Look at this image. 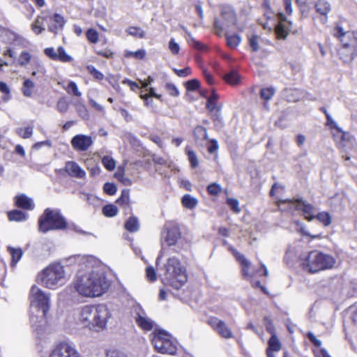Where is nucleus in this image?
<instances>
[{"mask_svg":"<svg viewBox=\"0 0 357 357\" xmlns=\"http://www.w3.org/2000/svg\"><path fill=\"white\" fill-rule=\"evenodd\" d=\"M39 231L46 233L50 230L63 229L66 222L59 211L47 208L38 220Z\"/></svg>","mask_w":357,"mask_h":357,"instance_id":"0eeeda50","label":"nucleus"},{"mask_svg":"<svg viewBox=\"0 0 357 357\" xmlns=\"http://www.w3.org/2000/svg\"><path fill=\"white\" fill-rule=\"evenodd\" d=\"M50 357H79V354L70 344L61 342L54 348Z\"/></svg>","mask_w":357,"mask_h":357,"instance_id":"9d476101","label":"nucleus"},{"mask_svg":"<svg viewBox=\"0 0 357 357\" xmlns=\"http://www.w3.org/2000/svg\"><path fill=\"white\" fill-rule=\"evenodd\" d=\"M187 41L190 46L198 50L204 51L206 49L204 44L195 39L190 33H188Z\"/></svg>","mask_w":357,"mask_h":357,"instance_id":"c9c22d12","label":"nucleus"},{"mask_svg":"<svg viewBox=\"0 0 357 357\" xmlns=\"http://www.w3.org/2000/svg\"><path fill=\"white\" fill-rule=\"evenodd\" d=\"M114 176L125 185H130L132 184L131 180L124 176L123 167H119L114 174Z\"/></svg>","mask_w":357,"mask_h":357,"instance_id":"473e14b6","label":"nucleus"},{"mask_svg":"<svg viewBox=\"0 0 357 357\" xmlns=\"http://www.w3.org/2000/svg\"><path fill=\"white\" fill-rule=\"evenodd\" d=\"M146 277L150 281H155L157 279V275L155 269L152 266H149L146 270Z\"/></svg>","mask_w":357,"mask_h":357,"instance_id":"69168bd1","label":"nucleus"},{"mask_svg":"<svg viewBox=\"0 0 357 357\" xmlns=\"http://www.w3.org/2000/svg\"><path fill=\"white\" fill-rule=\"evenodd\" d=\"M106 357H127V356L118 350L111 349L106 352Z\"/></svg>","mask_w":357,"mask_h":357,"instance_id":"774afa93","label":"nucleus"},{"mask_svg":"<svg viewBox=\"0 0 357 357\" xmlns=\"http://www.w3.org/2000/svg\"><path fill=\"white\" fill-rule=\"evenodd\" d=\"M181 202L184 207L192 209L197 205L198 200L190 195L186 194L182 197Z\"/></svg>","mask_w":357,"mask_h":357,"instance_id":"393cba45","label":"nucleus"},{"mask_svg":"<svg viewBox=\"0 0 357 357\" xmlns=\"http://www.w3.org/2000/svg\"><path fill=\"white\" fill-rule=\"evenodd\" d=\"M207 323L220 337L225 339L233 337L231 330L222 320L213 317L208 319Z\"/></svg>","mask_w":357,"mask_h":357,"instance_id":"1a4fd4ad","label":"nucleus"},{"mask_svg":"<svg viewBox=\"0 0 357 357\" xmlns=\"http://www.w3.org/2000/svg\"><path fill=\"white\" fill-rule=\"evenodd\" d=\"M69 102L66 98H60L56 104V109L60 113H66L68 110Z\"/></svg>","mask_w":357,"mask_h":357,"instance_id":"c03bdc74","label":"nucleus"},{"mask_svg":"<svg viewBox=\"0 0 357 357\" xmlns=\"http://www.w3.org/2000/svg\"><path fill=\"white\" fill-rule=\"evenodd\" d=\"M0 91L4 94L3 100L6 102L10 99V89L3 82H0Z\"/></svg>","mask_w":357,"mask_h":357,"instance_id":"5fc2aeb1","label":"nucleus"},{"mask_svg":"<svg viewBox=\"0 0 357 357\" xmlns=\"http://www.w3.org/2000/svg\"><path fill=\"white\" fill-rule=\"evenodd\" d=\"M77 259L80 268L73 282L74 289L83 297L100 296L109 287L100 262L91 256L78 257Z\"/></svg>","mask_w":357,"mask_h":357,"instance_id":"f257e3e1","label":"nucleus"},{"mask_svg":"<svg viewBox=\"0 0 357 357\" xmlns=\"http://www.w3.org/2000/svg\"><path fill=\"white\" fill-rule=\"evenodd\" d=\"M227 44L230 48L237 47L241 42V37L237 34L228 35L226 34Z\"/></svg>","mask_w":357,"mask_h":357,"instance_id":"c756f323","label":"nucleus"},{"mask_svg":"<svg viewBox=\"0 0 357 357\" xmlns=\"http://www.w3.org/2000/svg\"><path fill=\"white\" fill-rule=\"evenodd\" d=\"M105 192L109 195H113L116 192V186L112 183H106L103 186Z\"/></svg>","mask_w":357,"mask_h":357,"instance_id":"bf43d9fd","label":"nucleus"},{"mask_svg":"<svg viewBox=\"0 0 357 357\" xmlns=\"http://www.w3.org/2000/svg\"><path fill=\"white\" fill-rule=\"evenodd\" d=\"M48 20L51 22L48 24V31L56 34L59 30L63 29L66 21L62 15L55 13L53 15H47Z\"/></svg>","mask_w":357,"mask_h":357,"instance_id":"2eb2a0df","label":"nucleus"},{"mask_svg":"<svg viewBox=\"0 0 357 357\" xmlns=\"http://www.w3.org/2000/svg\"><path fill=\"white\" fill-rule=\"evenodd\" d=\"M233 253L237 261L240 263L241 266V272L245 278H248L250 276V268L251 266V262L248 260L243 255H241L236 250H233Z\"/></svg>","mask_w":357,"mask_h":357,"instance_id":"6ab92c4d","label":"nucleus"},{"mask_svg":"<svg viewBox=\"0 0 357 357\" xmlns=\"http://www.w3.org/2000/svg\"><path fill=\"white\" fill-rule=\"evenodd\" d=\"M77 112L80 117L82 119H87L89 116L88 111L86 107L81 102H77L75 104Z\"/></svg>","mask_w":357,"mask_h":357,"instance_id":"3c124183","label":"nucleus"},{"mask_svg":"<svg viewBox=\"0 0 357 357\" xmlns=\"http://www.w3.org/2000/svg\"><path fill=\"white\" fill-rule=\"evenodd\" d=\"M145 54H146L145 50H139L135 52L126 51L124 55L127 58L134 57L137 59H142L145 56Z\"/></svg>","mask_w":357,"mask_h":357,"instance_id":"49530a36","label":"nucleus"},{"mask_svg":"<svg viewBox=\"0 0 357 357\" xmlns=\"http://www.w3.org/2000/svg\"><path fill=\"white\" fill-rule=\"evenodd\" d=\"M39 282L50 289H56L63 286L68 278L65 268L61 264H52L44 268L38 275Z\"/></svg>","mask_w":357,"mask_h":357,"instance_id":"20e7f679","label":"nucleus"},{"mask_svg":"<svg viewBox=\"0 0 357 357\" xmlns=\"http://www.w3.org/2000/svg\"><path fill=\"white\" fill-rule=\"evenodd\" d=\"M15 200L16 206L19 208L29 211L34 208L35 205L33 199L24 194L16 196Z\"/></svg>","mask_w":357,"mask_h":357,"instance_id":"f3484780","label":"nucleus"},{"mask_svg":"<svg viewBox=\"0 0 357 357\" xmlns=\"http://www.w3.org/2000/svg\"><path fill=\"white\" fill-rule=\"evenodd\" d=\"M278 24L275 26V34L278 39H285L291 29L292 22L287 20V17L282 14L278 15Z\"/></svg>","mask_w":357,"mask_h":357,"instance_id":"f8f14e48","label":"nucleus"},{"mask_svg":"<svg viewBox=\"0 0 357 357\" xmlns=\"http://www.w3.org/2000/svg\"><path fill=\"white\" fill-rule=\"evenodd\" d=\"M64 89L69 94H73L75 96L77 97H80L82 96V93L79 91L76 83L73 81L70 82L68 86Z\"/></svg>","mask_w":357,"mask_h":357,"instance_id":"a19ab883","label":"nucleus"},{"mask_svg":"<svg viewBox=\"0 0 357 357\" xmlns=\"http://www.w3.org/2000/svg\"><path fill=\"white\" fill-rule=\"evenodd\" d=\"M168 48L174 55L178 54L180 51V46L174 38H171L169 41Z\"/></svg>","mask_w":357,"mask_h":357,"instance_id":"6e6d98bb","label":"nucleus"},{"mask_svg":"<svg viewBox=\"0 0 357 357\" xmlns=\"http://www.w3.org/2000/svg\"><path fill=\"white\" fill-rule=\"evenodd\" d=\"M102 163L108 171H112L115 169L116 162L111 156L105 155L102 157Z\"/></svg>","mask_w":357,"mask_h":357,"instance_id":"e433bc0d","label":"nucleus"},{"mask_svg":"<svg viewBox=\"0 0 357 357\" xmlns=\"http://www.w3.org/2000/svg\"><path fill=\"white\" fill-rule=\"evenodd\" d=\"M56 60L61 62H69L72 60V57L66 52L63 47H59L57 49Z\"/></svg>","mask_w":357,"mask_h":357,"instance_id":"4c0bfd02","label":"nucleus"},{"mask_svg":"<svg viewBox=\"0 0 357 357\" xmlns=\"http://www.w3.org/2000/svg\"><path fill=\"white\" fill-rule=\"evenodd\" d=\"M136 316L135 317L137 326L144 331H151L154 326V322L146 315V312L140 307L135 308Z\"/></svg>","mask_w":357,"mask_h":357,"instance_id":"4468645a","label":"nucleus"},{"mask_svg":"<svg viewBox=\"0 0 357 357\" xmlns=\"http://www.w3.org/2000/svg\"><path fill=\"white\" fill-rule=\"evenodd\" d=\"M88 72L96 79L102 80L104 78V75L102 73L98 71L94 66H87Z\"/></svg>","mask_w":357,"mask_h":357,"instance_id":"4d7b16f0","label":"nucleus"},{"mask_svg":"<svg viewBox=\"0 0 357 357\" xmlns=\"http://www.w3.org/2000/svg\"><path fill=\"white\" fill-rule=\"evenodd\" d=\"M8 217L9 220L16 222H22L27 219V215L20 210H13L8 212Z\"/></svg>","mask_w":357,"mask_h":357,"instance_id":"b1692460","label":"nucleus"},{"mask_svg":"<svg viewBox=\"0 0 357 357\" xmlns=\"http://www.w3.org/2000/svg\"><path fill=\"white\" fill-rule=\"evenodd\" d=\"M17 133L24 139H27L31 137L33 133V128L32 127H26V128H19L17 129Z\"/></svg>","mask_w":357,"mask_h":357,"instance_id":"de8ad7c7","label":"nucleus"},{"mask_svg":"<svg viewBox=\"0 0 357 357\" xmlns=\"http://www.w3.org/2000/svg\"><path fill=\"white\" fill-rule=\"evenodd\" d=\"M218 98V96L214 91L211 93V95L208 97L207 100L206 107L210 111H213L216 109L215 101Z\"/></svg>","mask_w":357,"mask_h":357,"instance_id":"8fccbe9b","label":"nucleus"},{"mask_svg":"<svg viewBox=\"0 0 357 357\" xmlns=\"http://www.w3.org/2000/svg\"><path fill=\"white\" fill-rule=\"evenodd\" d=\"M126 32L134 37L143 38L145 36V32L139 27L130 26L126 30Z\"/></svg>","mask_w":357,"mask_h":357,"instance_id":"58836bf2","label":"nucleus"},{"mask_svg":"<svg viewBox=\"0 0 357 357\" xmlns=\"http://www.w3.org/2000/svg\"><path fill=\"white\" fill-rule=\"evenodd\" d=\"M160 258L161 255L157 257L156 265L158 267L162 283L178 289L187 281L185 268L175 257H169L162 266H159Z\"/></svg>","mask_w":357,"mask_h":357,"instance_id":"7ed1b4c3","label":"nucleus"},{"mask_svg":"<svg viewBox=\"0 0 357 357\" xmlns=\"http://www.w3.org/2000/svg\"><path fill=\"white\" fill-rule=\"evenodd\" d=\"M31 321L32 324L38 319H43L50 309V294L38 287H31L29 293Z\"/></svg>","mask_w":357,"mask_h":357,"instance_id":"39448f33","label":"nucleus"},{"mask_svg":"<svg viewBox=\"0 0 357 357\" xmlns=\"http://www.w3.org/2000/svg\"><path fill=\"white\" fill-rule=\"evenodd\" d=\"M350 319L353 323L357 326V303L351 306L349 309Z\"/></svg>","mask_w":357,"mask_h":357,"instance_id":"680f3d73","label":"nucleus"},{"mask_svg":"<svg viewBox=\"0 0 357 357\" xmlns=\"http://www.w3.org/2000/svg\"><path fill=\"white\" fill-rule=\"evenodd\" d=\"M116 203L123 207L128 206L130 204L129 190L124 189L121 192V197L116 200Z\"/></svg>","mask_w":357,"mask_h":357,"instance_id":"7c9ffc66","label":"nucleus"},{"mask_svg":"<svg viewBox=\"0 0 357 357\" xmlns=\"http://www.w3.org/2000/svg\"><path fill=\"white\" fill-rule=\"evenodd\" d=\"M301 200L296 199H284L280 202L279 206L282 210H289V211H299L298 207L297 206L293 204V203H301Z\"/></svg>","mask_w":357,"mask_h":357,"instance_id":"4be33fe9","label":"nucleus"},{"mask_svg":"<svg viewBox=\"0 0 357 357\" xmlns=\"http://www.w3.org/2000/svg\"><path fill=\"white\" fill-rule=\"evenodd\" d=\"M324 226H328L331 223V217L328 213L321 212L315 215Z\"/></svg>","mask_w":357,"mask_h":357,"instance_id":"a18cd8bd","label":"nucleus"},{"mask_svg":"<svg viewBox=\"0 0 357 357\" xmlns=\"http://www.w3.org/2000/svg\"><path fill=\"white\" fill-rule=\"evenodd\" d=\"M7 36L10 40V44H12L14 46L26 47L29 45V41L25 38L15 33L14 31H8Z\"/></svg>","mask_w":357,"mask_h":357,"instance_id":"aec40b11","label":"nucleus"},{"mask_svg":"<svg viewBox=\"0 0 357 357\" xmlns=\"http://www.w3.org/2000/svg\"><path fill=\"white\" fill-rule=\"evenodd\" d=\"M249 44L254 52L259 50V37L257 36H252L249 38Z\"/></svg>","mask_w":357,"mask_h":357,"instance_id":"052dcab7","label":"nucleus"},{"mask_svg":"<svg viewBox=\"0 0 357 357\" xmlns=\"http://www.w3.org/2000/svg\"><path fill=\"white\" fill-rule=\"evenodd\" d=\"M88 40L91 43H97L98 41V33L93 29H89L86 32Z\"/></svg>","mask_w":357,"mask_h":357,"instance_id":"09e8293b","label":"nucleus"},{"mask_svg":"<svg viewBox=\"0 0 357 357\" xmlns=\"http://www.w3.org/2000/svg\"><path fill=\"white\" fill-rule=\"evenodd\" d=\"M31 59V55L30 54V53L28 52L24 51V52H22L21 54H20V56L17 59V62L20 66L24 67V66H26L30 62Z\"/></svg>","mask_w":357,"mask_h":357,"instance_id":"ea45409f","label":"nucleus"},{"mask_svg":"<svg viewBox=\"0 0 357 357\" xmlns=\"http://www.w3.org/2000/svg\"><path fill=\"white\" fill-rule=\"evenodd\" d=\"M125 228L130 232L137 231L139 229V222L137 218L135 217L130 218L125 224Z\"/></svg>","mask_w":357,"mask_h":357,"instance_id":"72a5a7b5","label":"nucleus"},{"mask_svg":"<svg viewBox=\"0 0 357 357\" xmlns=\"http://www.w3.org/2000/svg\"><path fill=\"white\" fill-rule=\"evenodd\" d=\"M315 7H316L317 11L323 15H327L328 13L331 10L330 3L325 0L317 1V2L316 3Z\"/></svg>","mask_w":357,"mask_h":357,"instance_id":"bb28decb","label":"nucleus"},{"mask_svg":"<svg viewBox=\"0 0 357 357\" xmlns=\"http://www.w3.org/2000/svg\"><path fill=\"white\" fill-rule=\"evenodd\" d=\"M227 203L235 213H239L241 211L239 203L236 199L228 198Z\"/></svg>","mask_w":357,"mask_h":357,"instance_id":"13d9d810","label":"nucleus"},{"mask_svg":"<svg viewBox=\"0 0 357 357\" xmlns=\"http://www.w3.org/2000/svg\"><path fill=\"white\" fill-rule=\"evenodd\" d=\"M180 237V232L177 228H172L168 229L167 236L165 237V241L168 245H174L178 238Z\"/></svg>","mask_w":357,"mask_h":357,"instance_id":"5701e85b","label":"nucleus"},{"mask_svg":"<svg viewBox=\"0 0 357 357\" xmlns=\"http://www.w3.org/2000/svg\"><path fill=\"white\" fill-rule=\"evenodd\" d=\"M48 21L47 15L37 16L34 22L31 24V28L34 33L38 35L45 30V23Z\"/></svg>","mask_w":357,"mask_h":357,"instance_id":"a211bd4d","label":"nucleus"},{"mask_svg":"<svg viewBox=\"0 0 357 357\" xmlns=\"http://www.w3.org/2000/svg\"><path fill=\"white\" fill-rule=\"evenodd\" d=\"M335 259L330 255L317 250L308 253L303 262V268L311 273L333 268Z\"/></svg>","mask_w":357,"mask_h":357,"instance_id":"423d86ee","label":"nucleus"},{"mask_svg":"<svg viewBox=\"0 0 357 357\" xmlns=\"http://www.w3.org/2000/svg\"><path fill=\"white\" fill-rule=\"evenodd\" d=\"M33 61H34V63L36 64V68L37 69V71H33L32 73V75L33 76H36L37 73H40L41 75H44L45 73V72H46L44 66L38 59H34Z\"/></svg>","mask_w":357,"mask_h":357,"instance_id":"0e129e2a","label":"nucleus"},{"mask_svg":"<svg viewBox=\"0 0 357 357\" xmlns=\"http://www.w3.org/2000/svg\"><path fill=\"white\" fill-rule=\"evenodd\" d=\"M353 36L349 43H344L342 49L340 50V54L344 61L351 60L354 56H357V36Z\"/></svg>","mask_w":357,"mask_h":357,"instance_id":"9b49d317","label":"nucleus"},{"mask_svg":"<svg viewBox=\"0 0 357 357\" xmlns=\"http://www.w3.org/2000/svg\"><path fill=\"white\" fill-rule=\"evenodd\" d=\"M70 142L75 150L85 151L92 145L93 139L90 136L79 134L74 136Z\"/></svg>","mask_w":357,"mask_h":357,"instance_id":"ddd939ff","label":"nucleus"},{"mask_svg":"<svg viewBox=\"0 0 357 357\" xmlns=\"http://www.w3.org/2000/svg\"><path fill=\"white\" fill-rule=\"evenodd\" d=\"M173 70L178 77H185L191 74V69L188 67L181 70L174 68Z\"/></svg>","mask_w":357,"mask_h":357,"instance_id":"338daca9","label":"nucleus"},{"mask_svg":"<svg viewBox=\"0 0 357 357\" xmlns=\"http://www.w3.org/2000/svg\"><path fill=\"white\" fill-rule=\"evenodd\" d=\"M151 335L152 344L158 352L170 355L176 353L177 342L170 334L163 330H155Z\"/></svg>","mask_w":357,"mask_h":357,"instance_id":"6e6552de","label":"nucleus"},{"mask_svg":"<svg viewBox=\"0 0 357 357\" xmlns=\"http://www.w3.org/2000/svg\"><path fill=\"white\" fill-rule=\"evenodd\" d=\"M34 87V83L30 79H25L22 89V93L26 97H30L32 94V89Z\"/></svg>","mask_w":357,"mask_h":357,"instance_id":"f704fd0d","label":"nucleus"},{"mask_svg":"<svg viewBox=\"0 0 357 357\" xmlns=\"http://www.w3.org/2000/svg\"><path fill=\"white\" fill-rule=\"evenodd\" d=\"M165 89L169 93V94L172 96L176 97L179 95V91L175 85L172 84L167 83L165 85Z\"/></svg>","mask_w":357,"mask_h":357,"instance_id":"e2e57ef3","label":"nucleus"},{"mask_svg":"<svg viewBox=\"0 0 357 357\" xmlns=\"http://www.w3.org/2000/svg\"><path fill=\"white\" fill-rule=\"evenodd\" d=\"M65 171L72 177L82 178L86 176L85 171L74 161H68L66 163Z\"/></svg>","mask_w":357,"mask_h":357,"instance_id":"dca6fc26","label":"nucleus"},{"mask_svg":"<svg viewBox=\"0 0 357 357\" xmlns=\"http://www.w3.org/2000/svg\"><path fill=\"white\" fill-rule=\"evenodd\" d=\"M275 92L273 88H265L261 90L260 95L263 99L268 100L273 96Z\"/></svg>","mask_w":357,"mask_h":357,"instance_id":"603ef678","label":"nucleus"},{"mask_svg":"<svg viewBox=\"0 0 357 357\" xmlns=\"http://www.w3.org/2000/svg\"><path fill=\"white\" fill-rule=\"evenodd\" d=\"M8 250L10 252L12 257V265L16 264L21 259L22 256V250L20 248H15L13 247H8Z\"/></svg>","mask_w":357,"mask_h":357,"instance_id":"c85d7f7f","label":"nucleus"},{"mask_svg":"<svg viewBox=\"0 0 357 357\" xmlns=\"http://www.w3.org/2000/svg\"><path fill=\"white\" fill-rule=\"evenodd\" d=\"M194 135L195 140L197 143L202 142V141L205 140L208 137L207 130L203 126H197L195 128Z\"/></svg>","mask_w":357,"mask_h":357,"instance_id":"cd10ccee","label":"nucleus"},{"mask_svg":"<svg viewBox=\"0 0 357 357\" xmlns=\"http://www.w3.org/2000/svg\"><path fill=\"white\" fill-rule=\"evenodd\" d=\"M102 213L107 217H114L118 213V208L113 204L106 205L102 208Z\"/></svg>","mask_w":357,"mask_h":357,"instance_id":"37998d69","label":"nucleus"},{"mask_svg":"<svg viewBox=\"0 0 357 357\" xmlns=\"http://www.w3.org/2000/svg\"><path fill=\"white\" fill-rule=\"evenodd\" d=\"M111 313L103 304L85 305L75 314L77 324L89 328L91 331L100 332L107 328Z\"/></svg>","mask_w":357,"mask_h":357,"instance_id":"f03ea898","label":"nucleus"},{"mask_svg":"<svg viewBox=\"0 0 357 357\" xmlns=\"http://www.w3.org/2000/svg\"><path fill=\"white\" fill-rule=\"evenodd\" d=\"M268 347L267 349L273 350L275 352H278L281 349L282 345L280 341L276 335H271V337L268 342Z\"/></svg>","mask_w":357,"mask_h":357,"instance_id":"2f4dec72","label":"nucleus"},{"mask_svg":"<svg viewBox=\"0 0 357 357\" xmlns=\"http://www.w3.org/2000/svg\"><path fill=\"white\" fill-rule=\"evenodd\" d=\"M223 79L226 82L231 85L237 84L240 81V77L238 73L234 70L227 73L223 76Z\"/></svg>","mask_w":357,"mask_h":357,"instance_id":"a878e982","label":"nucleus"},{"mask_svg":"<svg viewBox=\"0 0 357 357\" xmlns=\"http://www.w3.org/2000/svg\"><path fill=\"white\" fill-rule=\"evenodd\" d=\"M221 189V186L217 183H213L210 184L207 188L208 192L210 195L214 196L219 195Z\"/></svg>","mask_w":357,"mask_h":357,"instance_id":"864d4df0","label":"nucleus"},{"mask_svg":"<svg viewBox=\"0 0 357 357\" xmlns=\"http://www.w3.org/2000/svg\"><path fill=\"white\" fill-rule=\"evenodd\" d=\"M186 153L188 155V158L190 162L191 167L192 168L197 167L199 165V160L195 151L188 148H186Z\"/></svg>","mask_w":357,"mask_h":357,"instance_id":"79ce46f5","label":"nucleus"},{"mask_svg":"<svg viewBox=\"0 0 357 357\" xmlns=\"http://www.w3.org/2000/svg\"><path fill=\"white\" fill-rule=\"evenodd\" d=\"M294 204L298 207L299 211L303 212L305 218L307 220L311 221L315 218L314 215V208L311 204H306L304 202H301V203H294Z\"/></svg>","mask_w":357,"mask_h":357,"instance_id":"412c9836","label":"nucleus"}]
</instances>
